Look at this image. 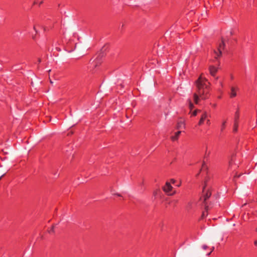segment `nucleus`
Here are the masks:
<instances>
[{"instance_id": "f257e3e1", "label": "nucleus", "mask_w": 257, "mask_h": 257, "mask_svg": "<svg viewBox=\"0 0 257 257\" xmlns=\"http://www.w3.org/2000/svg\"><path fill=\"white\" fill-rule=\"evenodd\" d=\"M207 83V80L201 75L199 78L196 81V86L197 88V92L195 93L193 95L194 101L196 104L198 103L199 97L202 99H206L205 94L207 93L206 89H207L208 85Z\"/></svg>"}, {"instance_id": "f03ea898", "label": "nucleus", "mask_w": 257, "mask_h": 257, "mask_svg": "<svg viewBox=\"0 0 257 257\" xmlns=\"http://www.w3.org/2000/svg\"><path fill=\"white\" fill-rule=\"evenodd\" d=\"M207 187V182L206 181H204V186L203 187L202 189V193H203V197L204 198V203H205V205L206 204V201L207 199H208L210 196L211 195V192L210 191V189L206 190V188Z\"/></svg>"}, {"instance_id": "7ed1b4c3", "label": "nucleus", "mask_w": 257, "mask_h": 257, "mask_svg": "<svg viewBox=\"0 0 257 257\" xmlns=\"http://www.w3.org/2000/svg\"><path fill=\"white\" fill-rule=\"evenodd\" d=\"M225 45L224 40L223 39H222L221 43L219 44V47L218 48V52H217L215 50H214V53H215V54L216 55L215 57L216 58H217V57L221 56V53H222L221 49H223L225 47Z\"/></svg>"}, {"instance_id": "20e7f679", "label": "nucleus", "mask_w": 257, "mask_h": 257, "mask_svg": "<svg viewBox=\"0 0 257 257\" xmlns=\"http://www.w3.org/2000/svg\"><path fill=\"white\" fill-rule=\"evenodd\" d=\"M238 90L237 87L231 86L230 87V92L229 94L230 98L234 97L236 96V91Z\"/></svg>"}, {"instance_id": "39448f33", "label": "nucleus", "mask_w": 257, "mask_h": 257, "mask_svg": "<svg viewBox=\"0 0 257 257\" xmlns=\"http://www.w3.org/2000/svg\"><path fill=\"white\" fill-rule=\"evenodd\" d=\"M173 189V187L171 186L170 183L168 182L166 183L165 185L163 187V190L166 193H169Z\"/></svg>"}, {"instance_id": "423d86ee", "label": "nucleus", "mask_w": 257, "mask_h": 257, "mask_svg": "<svg viewBox=\"0 0 257 257\" xmlns=\"http://www.w3.org/2000/svg\"><path fill=\"white\" fill-rule=\"evenodd\" d=\"M209 70L210 74L212 76H214L215 73L217 72L218 70V68L217 67H214V66H210L209 67Z\"/></svg>"}, {"instance_id": "0eeeda50", "label": "nucleus", "mask_w": 257, "mask_h": 257, "mask_svg": "<svg viewBox=\"0 0 257 257\" xmlns=\"http://www.w3.org/2000/svg\"><path fill=\"white\" fill-rule=\"evenodd\" d=\"M181 133V131H178L175 133L174 135L171 137V139L172 141H175L178 140L180 135Z\"/></svg>"}, {"instance_id": "6e6552de", "label": "nucleus", "mask_w": 257, "mask_h": 257, "mask_svg": "<svg viewBox=\"0 0 257 257\" xmlns=\"http://www.w3.org/2000/svg\"><path fill=\"white\" fill-rule=\"evenodd\" d=\"M189 108L190 109V112H193V113L197 112V110L196 109H195L194 110H193V109L194 107V105L191 102L190 100L189 102Z\"/></svg>"}, {"instance_id": "1a4fd4ad", "label": "nucleus", "mask_w": 257, "mask_h": 257, "mask_svg": "<svg viewBox=\"0 0 257 257\" xmlns=\"http://www.w3.org/2000/svg\"><path fill=\"white\" fill-rule=\"evenodd\" d=\"M209 209V207L208 205H207L206 204H205V212H203L202 213V218H204V217L206 216L207 215V212L208 211V210Z\"/></svg>"}, {"instance_id": "9d476101", "label": "nucleus", "mask_w": 257, "mask_h": 257, "mask_svg": "<svg viewBox=\"0 0 257 257\" xmlns=\"http://www.w3.org/2000/svg\"><path fill=\"white\" fill-rule=\"evenodd\" d=\"M184 126V121L183 120H181L177 123V128L180 129L183 126Z\"/></svg>"}, {"instance_id": "9b49d317", "label": "nucleus", "mask_w": 257, "mask_h": 257, "mask_svg": "<svg viewBox=\"0 0 257 257\" xmlns=\"http://www.w3.org/2000/svg\"><path fill=\"white\" fill-rule=\"evenodd\" d=\"M206 117L207 115L206 114H204L203 115H202L199 122V124L201 125L203 122L204 120L206 119Z\"/></svg>"}, {"instance_id": "f8f14e48", "label": "nucleus", "mask_w": 257, "mask_h": 257, "mask_svg": "<svg viewBox=\"0 0 257 257\" xmlns=\"http://www.w3.org/2000/svg\"><path fill=\"white\" fill-rule=\"evenodd\" d=\"M46 117L47 118V119L44 120V122H48L51 120V117L50 116H46Z\"/></svg>"}, {"instance_id": "ddd939ff", "label": "nucleus", "mask_w": 257, "mask_h": 257, "mask_svg": "<svg viewBox=\"0 0 257 257\" xmlns=\"http://www.w3.org/2000/svg\"><path fill=\"white\" fill-rule=\"evenodd\" d=\"M49 232L50 233H54V227L53 226L51 228V229L49 231Z\"/></svg>"}, {"instance_id": "4468645a", "label": "nucleus", "mask_w": 257, "mask_h": 257, "mask_svg": "<svg viewBox=\"0 0 257 257\" xmlns=\"http://www.w3.org/2000/svg\"><path fill=\"white\" fill-rule=\"evenodd\" d=\"M125 116L127 119H129L130 117V115H129L128 113H125Z\"/></svg>"}, {"instance_id": "2eb2a0df", "label": "nucleus", "mask_w": 257, "mask_h": 257, "mask_svg": "<svg viewBox=\"0 0 257 257\" xmlns=\"http://www.w3.org/2000/svg\"><path fill=\"white\" fill-rule=\"evenodd\" d=\"M207 247H208V246H207L206 245H203L202 246V248H203L204 249H206Z\"/></svg>"}, {"instance_id": "dca6fc26", "label": "nucleus", "mask_w": 257, "mask_h": 257, "mask_svg": "<svg viewBox=\"0 0 257 257\" xmlns=\"http://www.w3.org/2000/svg\"><path fill=\"white\" fill-rule=\"evenodd\" d=\"M209 153H210L209 152L208 153H207V150H206L205 157H207L209 155Z\"/></svg>"}, {"instance_id": "f3484780", "label": "nucleus", "mask_w": 257, "mask_h": 257, "mask_svg": "<svg viewBox=\"0 0 257 257\" xmlns=\"http://www.w3.org/2000/svg\"><path fill=\"white\" fill-rule=\"evenodd\" d=\"M209 153H210L209 152L208 153H207V150H206L205 157H207L209 155Z\"/></svg>"}, {"instance_id": "a211bd4d", "label": "nucleus", "mask_w": 257, "mask_h": 257, "mask_svg": "<svg viewBox=\"0 0 257 257\" xmlns=\"http://www.w3.org/2000/svg\"><path fill=\"white\" fill-rule=\"evenodd\" d=\"M214 247H213L212 248H211V251L208 254V255H210L211 252L213 250Z\"/></svg>"}, {"instance_id": "6ab92c4d", "label": "nucleus", "mask_w": 257, "mask_h": 257, "mask_svg": "<svg viewBox=\"0 0 257 257\" xmlns=\"http://www.w3.org/2000/svg\"><path fill=\"white\" fill-rule=\"evenodd\" d=\"M171 182H172V183H174L175 182V180L174 179H172L171 180Z\"/></svg>"}, {"instance_id": "aec40b11", "label": "nucleus", "mask_w": 257, "mask_h": 257, "mask_svg": "<svg viewBox=\"0 0 257 257\" xmlns=\"http://www.w3.org/2000/svg\"><path fill=\"white\" fill-rule=\"evenodd\" d=\"M56 49L58 51H61V49L60 48H58V47H56Z\"/></svg>"}, {"instance_id": "412c9836", "label": "nucleus", "mask_w": 257, "mask_h": 257, "mask_svg": "<svg viewBox=\"0 0 257 257\" xmlns=\"http://www.w3.org/2000/svg\"><path fill=\"white\" fill-rule=\"evenodd\" d=\"M236 130H237L236 127V126H235H235H234V130H233V131H234V132H235V131H236Z\"/></svg>"}, {"instance_id": "4be33fe9", "label": "nucleus", "mask_w": 257, "mask_h": 257, "mask_svg": "<svg viewBox=\"0 0 257 257\" xmlns=\"http://www.w3.org/2000/svg\"><path fill=\"white\" fill-rule=\"evenodd\" d=\"M50 83L52 84L53 83V82L50 79Z\"/></svg>"}, {"instance_id": "5701e85b", "label": "nucleus", "mask_w": 257, "mask_h": 257, "mask_svg": "<svg viewBox=\"0 0 257 257\" xmlns=\"http://www.w3.org/2000/svg\"><path fill=\"white\" fill-rule=\"evenodd\" d=\"M38 62H39V63H40L41 62V60L40 58L38 59Z\"/></svg>"}, {"instance_id": "b1692460", "label": "nucleus", "mask_w": 257, "mask_h": 257, "mask_svg": "<svg viewBox=\"0 0 257 257\" xmlns=\"http://www.w3.org/2000/svg\"><path fill=\"white\" fill-rule=\"evenodd\" d=\"M5 175V174H4L2 176L0 177V180L2 179V178Z\"/></svg>"}, {"instance_id": "393cba45", "label": "nucleus", "mask_w": 257, "mask_h": 257, "mask_svg": "<svg viewBox=\"0 0 257 257\" xmlns=\"http://www.w3.org/2000/svg\"><path fill=\"white\" fill-rule=\"evenodd\" d=\"M254 244H255V245H257V240H255V241H254Z\"/></svg>"}, {"instance_id": "a878e982", "label": "nucleus", "mask_w": 257, "mask_h": 257, "mask_svg": "<svg viewBox=\"0 0 257 257\" xmlns=\"http://www.w3.org/2000/svg\"><path fill=\"white\" fill-rule=\"evenodd\" d=\"M115 195H116L118 196H121L120 194H117V193L115 194Z\"/></svg>"}, {"instance_id": "bb28decb", "label": "nucleus", "mask_w": 257, "mask_h": 257, "mask_svg": "<svg viewBox=\"0 0 257 257\" xmlns=\"http://www.w3.org/2000/svg\"><path fill=\"white\" fill-rule=\"evenodd\" d=\"M204 164H205V162H203V165H203V166H204Z\"/></svg>"}, {"instance_id": "cd10ccee", "label": "nucleus", "mask_w": 257, "mask_h": 257, "mask_svg": "<svg viewBox=\"0 0 257 257\" xmlns=\"http://www.w3.org/2000/svg\"><path fill=\"white\" fill-rule=\"evenodd\" d=\"M220 85H222V82H220Z\"/></svg>"}, {"instance_id": "c85d7f7f", "label": "nucleus", "mask_w": 257, "mask_h": 257, "mask_svg": "<svg viewBox=\"0 0 257 257\" xmlns=\"http://www.w3.org/2000/svg\"><path fill=\"white\" fill-rule=\"evenodd\" d=\"M230 35H232V32H230Z\"/></svg>"}, {"instance_id": "c756f323", "label": "nucleus", "mask_w": 257, "mask_h": 257, "mask_svg": "<svg viewBox=\"0 0 257 257\" xmlns=\"http://www.w3.org/2000/svg\"><path fill=\"white\" fill-rule=\"evenodd\" d=\"M194 115L195 116V115H196V114L197 113H194Z\"/></svg>"}, {"instance_id": "7c9ffc66", "label": "nucleus", "mask_w": 257, "mask_h": 257, "mask_svg": "<svg viewBox=\"0 0 257 257\" xmlns=\"http://www.w3.org/2000/svg\"><path fill=\"white\" fill-rule=\"evenodd\" d=\"M218 79V77H217L216 78V79Z\"/></svg>"}]
</instances>
